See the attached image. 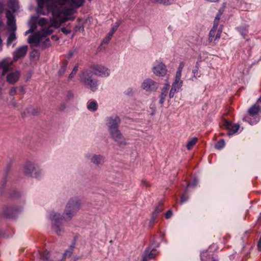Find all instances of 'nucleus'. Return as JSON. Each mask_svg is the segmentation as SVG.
<instances>
[{"mask_svg":"<svg viewBox=\"0 0 261 261\" xmlns=\"http://www.w3.org/2000/svg\"><path fill=\"white\" fill-rule=\"evenodd\" d=\"M49 45V39L48 38H47L45 39V41L43 45L44 46H48Z\"/></svg>","mask_w":261,"mask_h":261,"instance_id":"e433bc0d","label":"nucleus"},{"mask_svg":"<svg viewBox=\"0 0 261 261\" xmlns=\"http://www.w3.org/2000/svg\"><path fill=\"white\" fill-rule=\"evenodd\" d=\"M20 76V73L18 71L10 72L7 75V81L11 84H13L18 81Z\"/></svg>","mask_w":261,"mask_h":261,"instance_id":"6e6552de","label":"nucleus"},{"mask_svg":"<svg viewBox=\"0 0 261 261\" xmlns=\"http://www.w3.org/2000/svg\"><path fill=\"white\" fill-rule=\"evenodd\" d=\"M66 214L68 216V218L71 217L70 213H68L67 211H66Z\"/></svg>","mask_w":261,"mask_h":261,"instance_id":"79ce46f5","label":"nucleus"},{"mask_svg":"<svg viewBox=\"0 0 261 261\" xmlns=\"http://www.w3.org/2000/svg\"><path fill=\"white\" fill-rule=\"evenodd\" d=\"M169 87H170V86L169 84H165L164 87L163 88V89L162 90V92L167 94Z\"/></svg>","mask_w":261,"mask_h":261,"instance_id":"c85d7f7f","label":"nucleus"},{"mask_svg":"<svg viewBox=\"0 0 261 261\" xmlns=\"http://www.w3.org/2000/svg\"><path fill=\"white\" fill-rule=\"evenodd\" d=\"M247 119H248V117H245L244 118L243 120L244 121H247Z\"/></svg>","mask_w":261,"mask_h":261,"instance_id":"a18cd8bd","label":"nucleus"},{"mask_svg":"<svg viewBox=\"0 0 261 261\" xmlns=\"http://www.w3.org/2000/svg\"><path fill=\"white\" fill-rule=\"evenodd\" d=\"M258 101L261 103V97H260V98L258 99Z\"/></svg>","mask_w":261,"mask_h":261,"instance_id":"49530a36","label":"nucleus"},{"mask_svg":"<svg viewBox=\"0 0 261 261\" xmlns=\"http://www.w3.org/2000/svg\"><path fill=\"white\" fill-rule=\"evenodd\" d=\"M12 62L7 59L3 60L0 62V68L2 69V75H5L11 68Z\"/></svg>","mask_w":261,"mask_h":261,"instance_id":"9b49d317","label":"nucleus"},{"mask_svg":"<svg viewBox=\"0 0 261 261\" xmlns=\"http://www.w3.org/2000/svg\"><path fill=\"white\" fill-rule=\"evenodd\" d=\"M15 92H16V89H15V88H12V89L11 90V91H10V93H11V94H13V93H15Z\"/></svg>","mask_w":261,"mask_h":261,"instance_id":"ea45409f","label":"nucleus"},{"mask_svg":"<svg viewBox=\"0 0 261 261\" xmlns=\"http://www.w3.org/2000/svg\"><path fill=\"white\" fill-rule=\"evenodd\" d=\"M87 108L90 111H95L97 109V103L95 101L88 102Z\"/></svg>","mask_w":261,"mask_h":261,"instance_id":"f3484780","label":"nucleus"},{"mask_svg":"<svg viewBox=\"0 0 261 261\" xmlns=\"http://www.w3.org/2000/svg\"><path fill=\"white\" fill-rule=\"evenodd\" d=\"M7 18L8 19V25L12 28V29L14 30H15V20L11 14H7Z\"/></svg>","mask_w":261,"mask_h":261,"instance_id":"ddd939ff","label":"nucleus"},{"mask_svg":"<svg viewBox=\"0 0 261 261\" xmlns=\"http://www.w3.org/2000/svg\"><path fill=\"white\" fill-rule=\"evenodd\" d=\"M48 255V253H46L45 252H44L41 255V259L43 260V261H48L49 259V256Z\"/></svg>","mask_w":261,"mask_h":261,"instance_id":"bb28decb","label":"nucleus"},{"mask_svg":"<svg viewBox=\"0 0 261 261\" xmlns=\"http://www.w3.org/2000/svg\"><path fill=\"white\" fill-rule=\"evenodd\" d=\"M184 66H185V63L183 62H180L177 70L182 71V70L184 68Z\"/></svg>","mask_w":261,"mask_h":261,"instance_id":"473e14b6","label":"nucleus"},{"mask_svg":"<svg viewBox=\"0 0 261 261\" xmlns=\"http://www.w3.org/2000/svg\"><path fill=\"white\" fill-rule=\"evenodd\" d=\"M117 29V28H113L112 30L110 31L109 34V36L108 37H107L104 40H103V42H106V43H107L111 39V37L113 35V34H114V33L116 31Z\"/></svg>","mask_w":261,"mask_h":261,"instance_id":"4be33fe9","label":"nucleus"},{"mask_svg":"<svg viewBox=\"0 0 261 261\" xmlns=\"http://www.w3.org/2000/svg\"><path fill=\"white\" fill-rule=\"evenodd\" d=\"M61 31L64 33L65 34H68L71 33V31L70 30H67L65 28H62L61 29Z\"/></svg>","mask_w":261,"mask_h":261,"instance_id":"2f4dec72","label":"nucleus"},{"mask_svg":"<svg viewBox=\"0 0 261 261\" xmlns=\"http://www.w3.org/2000/svg\"><path fill=\"white\" fill-rule=\"evenodd\" d=\"M110 74V70L106 67L101 65H92L89 70L84 71L81 74V81L87 88L92 91L97 89V81L94 79L93 76H107Z\"/></svg>","mask_w":261,"mask_h":261,"instance_id":"f03ea898","label":"nucleus"},{"mask_svg":"<svg viewBox=\"0 0 261 261\" xmlns=\"http://www.w3.org/2000/svg\"><path fill=\"white\" fill-rule=\"evenodd\" d=\"M224 126L228 131V135H232L236 133L240 128V125L238 124H232L228 121H225Z\"/></svg>","mask_w":261,"mask_h":261,"instance_id":"423d86ee","label":"nucleus"},{"mask_svg":"<svg viewBox=\"0 0 261 261\" xmlns=\"http://www.w3.org/2000/svg\"><path fill=\"white\" fill-rule=\"evenodd\" d=\"M35 170V169L34 166L30 165L25 168L24 172L26 174L33 176Z\"/></svg>","mask_w":261,"mask_h":261,"instance_id":"dca6fc26","label":"nucleus"},{"mask_svg":"<svg viewBox=\"0 0 261 261\" xmlns=\"http://www.w3.org/2000/svg\"><path fill=\"white\" fill-rule=\"evenodd\" d=\"M258 247L259 249V250H261V237L258 241Z\"/></svg>","mask_w":261,"mask_h":261,"instance_id":"58836bf2","label":"nucleus"},{"mask_svg":"<svg viewBox=\"0 0 261 261\" xmlns=\"http://www.w3.org/2000/svg\"><path fill=\"white\" fill-rule=\"evenodd\" d=\"M84 0H47L45 5L47 11L51 13L50 25L41 31L45 36L53 32L52 27L59 28L68 19V16L72 13L73 9L81 6Z\"/></svg>","mask_w":261,"mask_h":261,"instance_id":"f257e3e1","label":"nucleus"},{"mask_svg":"<svg viewBox=\"0 0 261 261\" xmlns=\"http://www.w3.org/2000/svg\"><path fill=\"white\" fill-rule=\"evenodd\" d=\"M220 19V15L218 14L215 18L213 27L211 30L208 35V41L210 42H213L214 44L217 43L221 37L222 32V27L217 30Z\"/></svg>","mask_w":261,"mask_h":261,"instance_id":"7ed1b4c3","label":"nucleus"},{"mask_svg":"<svg viewBox=\"0 0 261 261\" xmlns=\"http://www.w3.org/2000/svg\"><path fill=\"white\" fill-rule=\"evenodd\" d=\"M28 47L27 45L22 46L14 53L13 61H16L18 59L23 57L27 54Z\"/></svg>","mask_w":261,"mask_h":261,"instance_id":"0eeeda50","label":"nucleus"},{"mask_svg":"<svg viewBox=\"0 0 261 261\" xmlns=\"http://www.w3.org/2000/svg\"><path fill=\"white\" fill-rule=\"evenodd\" d=\"M172 215V212L170 211H168L166 214V218L167 219L169 218Z\"/></svg>","mask_w":261,"mask_h":261,"instance_id":"c9c22d12","label":"nucleus"},{"mask_svg":"<svg viewBox=\"0 0 261 261\" xmlns=\"http://www.w3.org/2000/svg\"><path fill=\"white\" fill-rule=\"evenodd\" d=\"M38 23L39 25L44 26L48 23V20L45 18H42L39 20Z\"/></svg>","mask_w":261,"mask_h":261,"instance_id":"b1692460","label":"nucleus"},{"mask_svg":"<svg viewBox=\"0 0 261 261\" xmlns=\"http://www.w3.org/2000/svg\"><path fill=\"white\" fill-rule=\"evenodd\" d=\"M119 123L120 119L118 117L116 116L114 118H110L107 123V124L109 127L110 130L118 128Z\"/></svg>","mask_w":261,"mask_h":261,"instance_id":"f8f14e48","label":"nucleus"},{"mask_svg":"<svg viewBox=\"0 0 261 261\" xmlns=\"http://www.w3.org/2000/svg\"><path fill=\"white\" fill-rule=\"evenodd\" d=\"M142 184H143V185H144L146 187L149 186V184L147 181H146L145 180H142Z\"/></svg>","mask_w":261,"mask_h":261,"instance_id":"4c0bfd02","label":"nucleus"},{"mask_svg":"<svg viewBox=\"0 0 261 261\" xmlns=\"http://www.w3.org/2000/svg\"><path fill=\"white\" fill-rule=\"evenodd\" d=\"M153 3H159L163 5H170L172 4L174 0H151Z\"/></svg>","mask_w":261,"mask_h":261,"instance_id":"a211bd4d","label":"nucleus"},{"mask_svg":"<svg viewBox=\"0 0 261 261\" xmlns=\"http://www.w3.org/2000/svg\"><path fill=\"white\" fill-rule=\"evenodd\" d=\"M111 134L112 137L114 138V139L117 141L119 144H124V139L122 136L121 134L117 129L116 128L113 130H110Z\"/></svg>","mask_w":261,"mask_h":261,"instance_id":"1a4fd4ad","label":"nucleus"},{"mask_svg":"<svg viewBox=\"0 0 261 261\" xmlns=\"http://www.w3.org/2000/svg\"><path fill=\"white\" fill-rule=\"evenodd\" d=\"M158 84L151 79L145 80L142 84V88L146 91H152L157 89Z\"/></svg>","mask_w":261,"mask_h":261,"instance_id":"20e7f679","label":"nucleus"},{"mask_svg":"<svg viewBox=\"0 0 261 261\" xmlns=\"http://www.w3.org/2000/svg\"><path fill=\"white\" fill-rule=\"evenodd\" d=\"M92 160L94 163L96 164H99L101 163L103 160L102 157L100 155H95L93 156Z\"/></svg>","mask_w":261,"mask_h":261,"instance_id":"6ab92c4d","label":"nucleus"},{"mask_svg":"<svg viewBox=\"0 0 261 261\" xmlns=\"http://www.w3.org/2000/svg\"><path fill=\"white\" fill-rule=\"evenodd\" d=\"M16 39L15 34L14 33L11 34L7 39V45H9L13 41Z\"/></svg>","mask_w":261,"mask_h":261,"instance_id":"412c9836","label":"nucleus"},{"mask_svg":"<svg viewBox=\"0 0 261 261\" xmlns=\"http://www.w3.org/2000/svg\"><path fill=\"white\" fill-rule=\"evenodd\" d=\"M153 73L158 75L164 76L167 73L166 66L162 63L159 64L158 66L153 67Z\"/></svg>","mask_w":261,"mask_h":261,"instance_id":"9d476101","label":"nucleus"},{"mask_svg":"<svg viewBox=\"0 0 261 261\" xmlns=\"http://www.w3.org/2000/svg\"><path fill=\"white\" fill-rule=\"evenodd\" d=\"M45 38V36L43 35L41 32L36 33L29 38L28 42L29 43H34L36 45H38L42 40Z\"/></svg>","mask_w":261,"mask_h":261,"instance_id":"39448f33","label":"nucleus"},{"mask_svg":"<svg viewBox=\"0 0 261 261\" xmlns=\"http://www.w3.org/2000/svg\"><path fill=\"white\" fill-rule=\"evenodd\" d=\"M225 142L223 139L220 140L216 144L215 147L218 149H220L224 146Z\"/></svg>","mask_w":261,"mask_h":261,"instance_id":"5701e85b","label":"nucleus"},{"mask_svg":"<svg viewBox=\"0 0 261 261\" xmlns=\"http://www.w3.org/2000/svg\"><path fill=\"white\" fill-rule=\"evenodd\" d=\"M188 199V197L187 195H183L181 197V203H183L186 201Z\"/></svg>","mask_w":261,"mask_h":261,"instance_id":"72a5a7b5","label":"nucleus"},{"mask_svg":"<svg viewBox=\"0 0 261 261\" xmlns=\"http://www.w3.org/2000/svg\"><path fill=\"white\" fill-rule=\"evenodd\" d=\"M68 207L70 208V205H68Z\"/></svg>","mask_w":261,"mask_h":261,"instance_id":"de8ad7c7","label":"nucleus"},{"mask_svg":"<svg viewBox=\"0 0 261 261\" xmlns=\"http://www.w3.org/2000/svg\"><path fill=\"white\" fill-rule=\"evenodd\" d=\"M259 111V107L256 105H254L249 109L248 113L251 116H254L258 113Z\"/></svg>","mask_w":261,"mask_h":261,"instance_id":"4468645a","label":"nucleus"},{"mask_svg":"<svg viewBox=\"0 0 261 261\" xmlns=\"http://www.w3.org/2000/svg\"><path fill=\"white\" fill-rule=\"evenodd\" d=\"M77 70H78V67L77 66H75L74 67V68L73 69L71 74H70L69 78L71 79L73 77V76L76 73Z\"/></svg>","mask_w":261,"mask_h":261,"instance_id":"cd10ccee","label":"nucleus"},{"mask_svg":"<svg viewBox=\"0 0 261 261\" xmlns=\"http://www.w3.org/2000/svg\"><path fill=\"white\" fill-rule=\"evenodd\" d=\"M66 70L65 67H62L59 71V73L60 75L63 74Z\"/></svg>","mask_w":261,"mask_h":261,"instance_id":"f704fd0d","label":"nucleus"},{"mask_svg":"<svg viewBox=\"0 0 261 261\" xmlns=\"http://www.w3.org/2000/svg\"><path fill=\"white\" fill-rule=\"evenodd\" d=\"M198 141V138L194 137L189 140L186 145L188 150H191Z\"/></svg>","mask_w":261,"mask_h":261,"instance_id":"2eb2a0df","label":"nucleus"},{"mask_svg":"<svg viewBox=\"0 0 261 261\" xmlns=\"http://www.w3.org/2000/svg\"><path fill=\"white\" fill-rule=\"evenodd\" d=\"M169 87H170V86L169 84H165L164 87L163 88V89L162 90V92L167 94Z\"/></svg>","mask_w":261,"mask_h":261,"instance_id":"c756f323","label":"nucleus"},{"mask_svg":"<svg viewBox=\"0 0 261 261\" xmlns=\"http://www.w3.org/2000/svg\"><path fill=\"white\" fill-rule=\"evenodd\" d=\"M175 86H172V88L170 90V93H169V97L170 98H172L174 96V94L176 91V88H175Z\"/></svg>","mask_w":261,"mask_h":261,"instance_id":"7c9ffc66","label":"nucleus"},{"mask_svg":"<svg viewBox=\"0 0 261 261\" xmlns=\"http://www.w3.org/2000/svg\"><path fill=\"white\" fill-rule=\"evenodd\" d=\"M181 75V71H177L175 75V82L173 83V86H175L176 84H177L179 82L181 83L182 82L180 81V77Z\"/></svg>","mask_w":261,"mask_h":261,"instance_id":"aec40b11","label":"nucleus"},{"mask_svg":"<svg viewBox=\"0 0 261 261\" xmlns=\"http://www.w3.org/2000/svg\"><path fill=\"white\" fill-rule=\"evenodd\" d=\"M3 10V5L0 3V12H2Z\"/></svg>","mask_w":261,"mask_h":261,"instance_id":"a19ab883","label":"nucleus"},{"mask_svg":"<svg viewBox=\"0 0 261 261\" xmlns=\"http://www.w3.org/2000/svg\"><path fill=\"white\" fill-rule=\"evenodd\" d=\"M74 248V246H71V248L69 250H66V252L64 253V256H70L71 254H72L73 250Z\"/></svg>","mask_w":261,"mask_h":261,"instance_id":"a878e982","label":"nucleus"},{"mask_svg":"<svg viewBox=\"0 0 261 261\" xmlns=\"http://www.w3.org/2000/svg\"><path fill=\"white\" fill-rule=\"evenodd\" d=\"M38 5H39V7H40V8H42L43 7V5L42 4V3L41 2H39Z\"/></svg>","mask_w":261,"mask_h":261,"instance_id":"c03bdc74","label":"nucleus"},{"mask_svg":"<svg viewBox=\"0 0 261 261\" xmlns=\"http://www.w3.org/2000/svg\"><path fill=\"white\" fill-rule=\"evenodd\" d=\"M167 94H166V93L161 92V94L160 96V101H159V103L161 105H163V103L164 102L165 98L167 96Z\"/></svg>","mask_w":261,"mask_h":261,"instance_id":"393cba45","label":"nucleus"},{"mask_svg":"<svg viewBox=\"0 0 261 261\" xmlns=\"http://www.w3.org/2000/svg\"><path fill=\"white\" fill-rule=\"evenodd\" d=\"M208 2H218L219 0H206Z\"/></svg>","mask_w":261,"mask_h":261,"instance_id":"37998d69","label":"nucleus"}]
</instances>
